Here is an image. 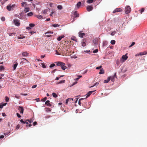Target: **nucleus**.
<instances>
[{"mask_svg": "<svg viewBox=\"0 0 147 147\" xmlns=\"http://www.w3.org/2000/svg\"><path fill=\"white\" fill-rule=\"evenodd\" d=\"M57 8L59 9H62V6L61 5H58L57 7Z\"/></svg>", "mask_w": 147, "mask_h": 147, "instance_id": "obj_29", "label": "nucleus"}, {"mask_svg": "<svg viewBox=\"0 0 147 147\" xmlns=\"http://www.w3.org/2000/svg\"><path fill=\"white\" fill-rule=\"evenodd\" d=\"M46 111H50L51 110L49 108H47V109Z\"/></svg>", "mask_w": 147, "mask_h": 147, "instance_id": "obj_64", "label": "nucleus"}, {"mask_svg": "<svg viewBox=\"0 0 147 147\" xmlns=\"http://www.w3.org/2000/svg\"><path fill=\"white\" fill-rule=\"evenodd\" d=\"M50 116L49 115H47L45 117V118L46 119H48L49 118H50Z\"/></svg>", "mask_w": 147, "mask_h": 147, "instance_id": "obj_60", "label": "nucleus"}, {"mask_svg": "<svg viewBox=\"0 0 147 147\" xmlns=\"http://www.w3.org/2000/svg\"><path fill=\"white\" fill-rule=\"evenodd\" d=\"M64 37V35L60 36L57 38V40L58 41H59L60 40L62 39V38Z\"/></svg>", "mask_w": 147, "mask_h": 147, "instance_id": "obj_16", "label": "nucleus"}, {"mask_svg": "<svg viewBox=\"0 0 147 147\" xmlns=\"http://www.w3.org/2000/svg\"><path fill=\"white\" fill-rule=\"evenodd\" d=\"M110 80V78L108 77L107 79L106 80H105L104 81V83H107Z\"/></svg>", "mask_w": 147, "mask_h": 147, "instance_id": "obj_19", "label": "nucleus"}, {"mask_svg": "<svg viewBox=\"0 0 147 147\" xmlns=\"http://www.w3.org/2000/svg\"><path fill=\"white\" fill-rule=\"evenodd\" d=\"M7 104V103H2L0 105V109H2L3 108V107L6 105Z\"/></svg>", "mask_w": 147, "mask_h": 147, "instance_id": "obj_14", "label": "nucleus"}, {"mask_svg": "<svg viewBox=\"0 0 147 147\" xmlns=\"http://www.w3.org/2000/svg\"><path fill=\"white\" fill-rule=\"evenodd\" d=\"M104 73V71L103 68L101 69L100 70L99 74H102Z\"/></svg>", "mask_w": 147, "mask_h": 147, "instance_id": "obj_18", "label": "nucleus"}, {"mask_svg": "<svg viewBox=\"0 0 147 147\" xmlns=\"http://www.w3.org/2000/svg\"><path fill=\"white\" fill-rule=\"evenodd\" d=\"M57 69H55L53 70L52 71H51V73H54L56 71H57Z\"/></svg>", "mask_w": 147, "mask_h": 147, "instance_id": "obj_53", "label": "nucleus"}, {"mask_svg": "<svg viewBox=\"0 0 147 147\" xmlns=\"http://www.w3.org/2000/svg\"><path fill=\"white\" fill-rule=\"evenodd\" d=\"M37 124V122L36 121H35L34 122V123H33V125L34 126H35Z\"/></svg>", "mask_w": 147, "mask_h": 147, "instance_id": "obj_54", "label": "nucleus"}, {"mask_svg": "<svg viewBox=\"0 0 147 147\" xmlns=\"http://www.w3.org/2000/svg\"><path fill=\"white\" fill-rule=\"evenodd\" d=\"M56 54L58 55H60V54L57 50H56Z\"/></svg>", "mask_w": 147, "mask_h": 147, "instance_id": "obj_57", "label": "nucleus"}, {"mask_svg": "<svg viewBox=\"0 0 147 147\" xmlns=\"http://www.w3.org/2000/svg\"><path fill=\"white\" fill-rule=\"evenodd\" d=\"M115 41L114 40H112L111 41V43L112 45L115 44Z\"/></svg>", "mask_w": 147, "mask_h": 147, "instance_id": "obj_28", "label": "nucleus"}, {"mask_svg": "<svg viewBox=\"0 0 147 147\" xmlns=\"http://www.w3.org/2000/svg\"><path fill=\"white\" fill-rule=\"evenodd\" d=\"M71 101V98H68L66 100V105L67 104L68 102H69Z\"/></svg>", "mask_w": 147, "mask_h": 147, "instance_id": "obj_26", "label": "nucleus"}, {"mask_svg": "<svg viewBox=\"0 0 147 147\" xmlns=\"http://www.w3.org/2000/svg\"><path fill=\"white\" fill-rule=\"evenodd\" d=\"M25 38V36H21L20 35V36H18V38L19 39H22L24 38Z\"/></svg>", "mask_w": 147, "mask_h": 147, "instance_id": "obj_37", "label": "nucleus"}, {"mask_svg": "<svg viewBox=\"0 0 147 147\" xmlns=\"http://www.w3.org/2000/svg\"><path fill=\"white\" fill-rule=\"evenodd\" d=\"M122 11V9L121 8H116L113 11V13H114L117 12L121 11Z\"/></svg>", "mask_w": 147, "mask_h": 147, "instance_id": "obj_9", "label": "nucleus"}, {"mask_svg": "<svg viewBox=\"0 0 147 147\" xmlns=\"http://www.w3.org/2000/svg\"><path fill=\"white\" fill-rule=\"evenodd\" d=\"M26 5V2H23L21 3V6L22 7L24 6L25 5Z\"/></svg>", "mask_w": 147, "mask_h": 147, "instance_id": "obj_38", "label": "nucleus"}, {"mask_svg": "<svg viewBox=\"0 0 147 147\" xmlns=\"http://www.w3.org/2000/svg\"><path fill=\"white\" fill-rule=\"evenodd\" d=\"M47 99V97H45L43 98L42 99L41 101H45Z\"/></svg>", "mask_w": 147, "mask_h": 147, "instance_id": "obj_46", "label": "nucleus"}, {"mask_svg": "<svg viewBox=\"0 0 147 147\" xmlns=\"http://www.w3.org/2000/svg\"><path fill=\"white\" fill-rule=\"evenodd\" d=\"M115 32H112L111 33V35H112V36H113L115 34Z\"/></svg>", "mask_w": 147, "mask_h": 147, "instance_id": "obj_63", "label": "nucleus"}, {"mask_svg": "<svg viewBox=\"0 0 147 147\" xmlns=\"http://www.w3.org/2000/svg\"><path fill=\"white\" fill-rule=\"evenodd\" d=\"M33 15V13L32 12L28 13H27V15L28 16H31Z\"/></svg>", "mask_w": 147, "mask_h": 147, "instance_id": "obj_31", "label": "nucleus"}, {"mask_svg": "<svg viewBox=\"0 0 147 147\" xmlns=\"http://www.w3.org/2000/svg\"><path fill=\"white\" fill-rule=\"evenodd\" d=\"M42 67L43 68H46V66L45 64H42Z\"/></svg>", "mask_w": 147, "mask_h": 147, "instance_id": "obj_56", "label": "nucleus"}, {"mask_svg": "<svg viewBox=\"0 0 147 147\" xmlns=\"http://www.w3.org/2000/svg\"><path fill=\"white\" fill-rule=\"evenodd\" d=\"M146 54H147V52L146 51H144L143 52L140 53V55H146Z\"/></svg>", "mask_w": 147, "mask_h": 147, "instance_id": "obj_17", "label": "nucleus"}, {"mask_svg": "<svg viewBox=\"0 0 147 147\" xmlns=\"http://www.w3.org/2000/svg\"><path fill=\"white\" fill-rule=\"evenodd\" d=\"M98 51V49H96L95 50H94L93 51V53H97Z\"/></svg>", "mask_w": 147, "mask_h": 147, "instance_id": "obj_45", "label": "nucleus"}, {"mask_svg": "<svg viewBox=\"0 0 147 147\" xmlns=\"http://www.w3.org/2000/svg\"><path fill=\"white\" fill-rule=\"evenodd\" d=\"M13 22L15 25L18 26L20 25V21L18 19H15L13 20Z\"/></svg>", "mask_w": 147, "mask_h": 147, "instance_id": "obj_2", "label": "nucleus"}, {"mask_svg": "<svg viewBox=\"0 0 147 147\" xmlns=\"http://www.w3.org/2000/svg\"><path fill=\"white\" fill-rule=\"evenodd\" d=\"M79 15V14L77 13L76 11H75L74 13V16L75 17H78Z\"/></svg>", "mask_w": 147, "mask_h": 147, "instance_id": "obj_23", "label": "nucleus"}, {"mask_svg": "<svg viewBox=\"0 0 147 147\" xmlns=\"http://www.w3.org/2000/svg\"><path fill=\"white\" fill-rule=\"evenodd\" d=\"M9 100V98L7 97L6 96L5 97V100L6 102H8Z\"/></svg>", "mask_w": 147, "mask_h": 147, "instance_id": "obj_51", "label": "nucleus"}, {"mask_svg": "<svg viewBox=\"0 0 147 147\" xmlns=\"http://www.w3.org/2000/svg\"><path fill=\"white\" fill-rule=\"evenodd\" d=\"M128 58L127 56L125 55L122 56L121 58L120 59V61L122 62L126 60Z\"/></svg>", "mask_w": 147, "mask_h": 147, "instance_id": "obj_4", "label": "nucleus"}, {"mask_svg": "<svg viewBox=\"0 0 147 147\" xmlns=\"http://www.w3.org/2000/svg\"><path fill=\"white\" fill-rule=\"evenodd\" d=\"M102 66L101 65H100L99 67H97L96 68V69H101V68H102Z\"/></svg>", "mask_w": 147, "mask_h": 147, "instance_id": "obj_47", "label": "nucleus"}, {"mask_svg": "<svg viewBox=\"0 0 147 147\" xmlns=\"http://www.w3.org/2000/svg\"><path fill=\"white\" fill-rule=\"evenodd\" d=\"M55 64H54V63H53V64H51L50 65V66L49 67H50V68H52L53 67L55 66Z\"/></svg>", "mask_w": 147, "mask_h": 147, "instance_id": "obj_39", "label": "nucleus"}, {"mask_svg": "<svg viewBox=\"0 0 147 147\" xmlns=\"http://www.w3.org/2000/svg\"><path fill=\"white\" fill-rule=\"evenodd\" d=\"M55 63L56 64L57 66H59L63 67L64 65H65L64 63L61 61L56 62Z\"/></svg>", "mask_w": 147, "mask_h": 147, "instance_id": "obj_3", "label": "nucleus"}, {"mask_svg": "<svg viewBox=\"0 0 147 147\" xmlns=\"http://www.w3.org/2000/svg\"><path fill=\"white\" fill-rule=\"evenodd\" d=\"M31 126H32V124H30L29 125H26V127H31Z\"/></svg>", "mask_w": 147, "mask_h": 147, "instance_id": "obj_59", "label": "nucleus"}, {"mask_svg": "<svg viewBox=\"0 0 147 147\" xmlns=\"http://www.w3.org/2000/svg\"><path fill=\"white\" fill-rule=\"evenodd\" d=\"M84 99V98H81L78 101V104H79V105H80L81 103V101L82 100H83Z\"/></svg>", "mask_w": 147, "mask_h": 147, "instance_id": "obj_34", "label": "nucleus"}, {"mask_svg": "<svg viewBox=\"0 0 147 147\" xmlns=\"http://www.w3.org/2000/svg\"><path fill=\"white\" fill-rule=\"evenodd\" d=\"M131 10V8L129 6H127L125 8V12L126 14L129 13Z\"/></svg>", "mask_w": 147, "mask_h": 147, "instance_id": "obj_1", "label": "nucleus"}, {"mask_svg": "<svg viewBox=\"0 0 147 147\" xmlns=\"http://www.w3.org/2000/svg\"><path fill=\"white\" fill-rule=\"evenodd\" d=\"M27 121L28 122H30V123H32L33 121V120L32 119H30V120H27Z\"/></svg>", "mask_w": 147, "mask_h": 147, "instance_id": "obj_48", "label": "nucleus"}, {"mask_svg": "<svg viewBox=\"0 0 147 147\" xmlns=\"http://www.w3.org/2000/svg\"><path fill=\"white\" fill-rule=\"evenodd\" d=\"M71 39L72 40L75 41L77 42L78 41V39L77 38H71Z\"/></svg>", "mask_w": 147, "mask_h": 147, "instance_id": "obj_44", "label": "nucleus"}, {"mask_svg": "<svg viewBox=\"0 0 147 147\" xmlns=\"http://www.w3.org/2000/svg\"><path fill=\"white\" fill-rule=\"evenodd\" d=\"M47 12V9H45L43 11V13L44 14H45Z\"/></svg>", "mask_w": 147, "mask_h": 147, "instance_id": "obj_42", "label": "nucleus"}, {"mask_svg": "<svg viewBox=\"0 0 147 147\" xmlns=\"http://www.w3.org/2000/svg\"><path fill=\"white\" fill-rule=\"evenodd\" d=\"M20 122L22 123H24V124H25V123H26V121H24L23 119H21L20 120Z\"/></svg>", "mask_w": 147, "mask_h": 147, "instance_id": "obj_41", "label": "nucleus"}, {"mask_svg": "<svg viewBox=\"0 0 147 147\" xmlns=\"http://www.w3.org/2000/svg\"><path fill=\"white\" fill-rule=\"evenodd\" d=\"M93 0H88L87 1V2L88 3H92L93 2Z\"/></svg>", "mask_w": 147, "mask_h": 147, "instance_id": "obj_27", "label": "nucleus"}, {"mask_svg": "<svg viewBox=\"0 0 147 147\" xmlns=\"http://www.w3.org/2000/svg\"><path fill=\"white\" fill-rule=\"evenodd\" d=\"M9 34V36H11L12 35H14L15 36V34H16V33H8Z\"/></svg>", "mask_w": 147, "mask_h": 147, "instance_id": "obj_36", "label": "nucleus"}, {"mask_svg": "<svg viewBox=\"0 0 147 147\" xmlns=\"http://www.w3.org/2000/svg\"><path fill=\"white\" fill-rule=\"evenodd\" d=\"M35 25L33 24H30L29 26L30 27H33Z\"/></svg>", "mask_w": 147, "mask_h": 147, "instance_id": "obj_43", "label": "nucleus"}, {"mask_svg": "<svg viewBox=\"0 0 147 147\" xmlns=\"http://www.w3.org/2000/svg\"><path fill=\"white\" fill-rule=\"evenodd\" d=\"M144 8H142V9L140 11V13H141V14H142V13L144 12Z\"/></svg>", "mask_w": 147, "mask_h": 147, "instance_id": "obj_52", "label": "nucleus"}, {"mask_svg": "<svg viewBox=\"0 0 147 147\" xmlns=\"http://www.w3.org/2000/svg\"><path fill=\"white\" fill-rule=\"evenodd\" d=\"M81 5V2H79L76 4V7L78 8H79L80 6Z\"/></svg>", "mask_w": 147, "mask_h": 147, "instance_id": "obj_25", "label": "nucleus"}, {"mask_svg": "<svg viewBox=\"0 0 147 147\" xmlns=\"http://www.w3.org/2000/svg\"><path fill=\"white\" fill-rule=\"evenodd\" d=\"M4 69V67L3 66H0V71H2Z\"/></svg>", "mask_w": 147, "mask_h": 147, "instance_id": "obj_40", "label": "nucleus"}, {"mask_svg": "<svg viewBox=\"0 0 147 147\" xmlns=\"http://www.w3.org/2000/svg\"><path fill=\"white\" fill-rule=\"evenodd\" d=\"M1 20L2 21H4L5 20V19L4 17H2L1 18Z\"/></svg>", "mask_w": 147, "mask_h": 147, "instance_id": "obj_55", "label": "nucleus"}, {"mask_svg": "<svg viewBox=\"0 0 147 147\" xmlns=\"http://www.w3.org/2000/svg\"><path fill=\"white\" fill-rule=\"evenodd\" d=\"M109 77L110 78V80H111L113 82H114L115 81V78H117L116 73H115L113 76Z\"/></svg>", "mask_w": 147, "mask_h": 147, "instance_id": "obj_5", "label": "nucleus"}, {"mask_svg": "<svg viewBox=\"0 0 147 147\" xmlns=\"http://www.w3.org/2000/svg\"><path fill=\"white\" fill-rule=\"evenodd\" d=\"M22 59L23 60V61H25V62H25V63H26V62H27V63H28L29 62L28 61V60H27L26 59H25V58H22Z\"/></svg>", "mask_w": 147, "mask_h": 147, "instance_id": "obj_30", "label": "nucleus"}, {"mask_svg": "<svg viewBox=\"0 0 147 147\" xmlns=\"http://www.w3.org/2000/svg\"><path fill=\"white\" fill-rule=\"evenodd\" d=\"M18 109L21 114H23V113L24 109L23 107L19 106Z\"/></svg>", "mask_w": 147, "mask_h": 147, "instance_id": "obj_6", "label": "nucleus"}, {"mask_svg": "<svg viewBox=\"0 0 147 147\" xmlns=\"http://www.w3.org/2000/svg\"><path fill=\"white\" fill-rule=\"evenodd\" d=\"M98 84V83H97V82H96V83L93 86H91L90 87V88H91V87H93V86H97V85Z\"/></svg>", "mask_w": 147, "mask_h": 147, "instance_id": "obj_50", "label": "nucleus"}, {"mask_svg": "<svg viewBox=\"0 0 147 147\" xmlns=\"http://www.w3.org/2000/svg\"><path fill=\"white\" fill-rule=\"evenodd\" d=\"M64 65L63 67H61V68L63 70H65L67 68V67Z\"/></svg>", "mask_w": 147, "mask_h": 147, "instance_id": "obj_35", "label": "nucleus"}, {"mask_svg": "<svg viewBox=\"0 0 147 147\" xmlns=\"http://www.w3.org/2000/svg\"><path fill=\"white\" fill-rule=\"evenodd\" d=\"M86 41L85 39H84L82 42V46L83 47H84L86 45V43H85Z\"/></svg>", "mask_w": 147, "mask_h": 147, "instance_id": "obj_13", "label": "nucleus"}, {"mask_svg": "<svg viewBox=\"0 0 147 147\" xmlns=\"http://www.w3.org/2000/svg\"><path fill=\"white\" fill-rule=\"evenodd\" d=\"M93 9V7L91 6H89L87 7V9L88 11H91Z\"/></svg>", "mask_w": 147, "mask_h": 147, "instance_id": "obj_12", "label": "nucleus"}, {"mask_svg": "<svg viewBox=\"0 0 147 147\" xmlns=\"http://www.w3.org/2000/svg\"><path fill=\"white\" fill-rule=\"evenodd\" d=\"M18 65V63L17 62H16V63H15L13 65V68L14 70H15L16 69V67Z\"/></svg>", "mask_w": 147, "mask_h": 147, "instance_id": "obj_24", "label": "nucleus"}, {"mask_svg": "<svg viewBox=\"0 0 147 147\" xmlns=\"http://www.w3.org/2000/svg\"><path fill=\"white\" fill-rule=\"evenodd\" d=\"M52 95L55 98L57 97V96L56 94L54 92H53L52 93Z\"/></svg>", "mask_w": 147, "mask_h": 147, "instance_id": "obj_32", "label": "nucleus"}, {"mask_svg": "<svg viewBox=\"0 0 147 147\" xmlns=\"http://www.w3.org/2000/svg\"><path fill=\"white\" fill-rule=\"evenodd\" d=\"M65 80H61L59 82L57 83L56 84H61L62 83H65Z\"/></svg>", "mask_w": 147, "mask_h": 147, "instance_id": "obj_21", "label": "nucleus"}, {"mask_svg": "<svg viewBox=\"0 0 147 147\" xmlns=\"http://www.w3.org/2000/svg\"><path fill=\"white\" fill-rule=\"evenodd\" d=\"M16 115L18 117H21V115L18 113H16Z\"/></svg>", "mask_w": 147, "mask_h": 147, "instance_id": "obj_58", "label": "nucleus"}, {"mask_svg": "<svg viewBox=\"0 0 147 147\" xmlns=\"http://www.w3.org/2000/svg\"><path fill=\"white\" fill-rule=\"evenodd\" d=\"M85 35V34L84 33H82L81 32H79V36L80 37H83Z\"/></svg>", "mask_w": 147, "mask_h": 147, "instance_id": "obj_8", "label": "nucleus"}, {"mask_svg": "<svg viewBox=\"0 0 147 147\" xmlns=\"http://www.w3.org/2000/svg\"><path fill=\"white\" fill-rule=\"evenodd\" d=\"M22 55L24 57H27L29 55V53L26 51L23 52L22 53Z\"/></svg>", "mask_w": 147, "mask_h": 147, "instance_id": "obj_7", "label": "nucleus"}, {"mask_svg": "<svg viewBox=\"0 0 147 147\" xmlns=\"http://www.w3.org/2000/svg\"><path fill=\"white\" fill-rule=\"evenodd\" d=\"M20 125H18L16 126V128L17 129H18L20 128Z\"/></svg>", "mask_w": 147, "mask_h": 147, "instance_id": "obj_61", "label": "nucleus"}, {"mask_svg": "<svg viewBox=\"0 0 147 147\" xmlns=\"http://www.w3.org/2000/svg\"><path fill=\"white\" fill-rule=\"evenodd\" d=\"M30 10V8L29 7H26L24 9V11L25 13H26L28 12Z\"/></svg>", "mask_w": 147, "mask_h": 147, "instance_id": "obj_22", "label": "nucleus"}, {"mask_svg": "<svg viewBox=\"0 0 147 147\" xmlns=\"http://www.w3.org/2000/svg\"><path fill=\"white\" fill-rule=\"evenodd\" d=\"M135 43L134 42H133L131 45L129 46V47H131L134 45Z\"/></svg>", "mask_w": 147, "mask_h": 147, "instance_id": "obj_49", "label": "nucleus"}, {"mask_svg": "<svg viewBox=\"0 0 147 147\" xmlns=\"http://www.w3.org/2000/svg\"><path fill=\"white\" fill-rule=\"evenodd\" d=\"M12 8V7H11L10 5H8L7 7V9L9 11H10L11 9Z\"/></svg>", "mask_w": 147, "mask_h": 147, "instance_id": "obj_20", "label": "nucleus"}, {"mask_svg": "<svg viewBox=\"0 0 147 147\" xmlns=\"http://www.w3.org/2000/svg\"><path fill=\"white\" fill-rule=\"evenodd\" d=\"M52 26L54 27H59V25L58 24H53L52 25Z\"/></svg>", "mask_w": 147, "mask_h": 147, "instance_id": "obj_33", "label": "nucleus"}, {"mask_svg": "<svg viewBox=\"0 0 147 147\" xmlns=\"http://www.w3.org/2000/svg\"><path fill=\"white\" fill-rule=\"evenodd\" d=\"M35 16L39 19H41L42 18V16L40 15H35Z\"/></svg>", "mask_w": 147, "mask_h": 147, "instance_id": "obj_15", "label": "nucleus"}, {"mask_svg": "<svg viewBox=\"0 0 147 147\" xmlns=\"http://www.w3.org/2000/svg\"><path fill=\"white\" fill-rule=\"evenodd\" d=\"M45 104L47 106L49 107H51V105L50 103L49 100H47L45 102Z\"/></svg>", "mask_w": 147, "mask_h": 147, "instance_id": "obj_11", "label": "nucleus"}, {"mask_svg": "<svg viewBox=\"0 0 147 147\" xmlns=\"http://www.w3.org/2000/svg\"><path fill=\"white\" fill-rule=\"evenodd\" d=\"M95 91V90L91 91H90L89 92H88L87 94H86L87 95H86V98L90 96L92 94V93L94 92Z\"/></svg>", "mask_w": 147, "mask_h": 147, "instance_id": "obj_10", "label": "nucleus"}, {"mask_svg": "<svg viewBox=\"0 0 147 147\" xmlns=\"http://www.w3.org/2000/svg\"><path fill=\"white\" fill-rule=\"evenodd\" d=\"M36 86H37V85H35L33 86H32V88H35L36 87Z\"/></svg>", "mask_w": 147, "mask_h": 147, "instance_id": "obj_62", "label": "nucleus"}]
</instances>
